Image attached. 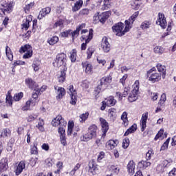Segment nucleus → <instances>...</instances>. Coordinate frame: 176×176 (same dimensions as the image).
<instances>
[{
	"label": "nucleus",
	"mask_w": 176,
	"mask_h": 176,
	"mask_svg": "<svg viewBox=\"0 0 176 176\" xmlns=\"http://www.w3.org/2000/svg\"><path fill=\"white\" fill-rule=\"evenodd\" d=\"M38 143L34 142L33 146L31 147L32 155H38Z\"/></svg>",
	"instance_id": "nucleus-47"
},
{
	"label": "nucleus",
	"mask_w": 176,
	"mask_h": 176,
	"mask_svg": "<svg viewBox=\"0 0 176 176\" xmlns=\"http://www.w3.org/2000/svg\"><path fill=\"white\" fill-rule=\"evenodd\" d=\"M82 5H83V1L78 0L76 1L72 8L73 12H78L82 8Z\"/></svg>",
	"instance_id": "nucleus-32"
},
{
	"label": "nucleus",
	"mask_w": 176,
	"mask_h": 176,
	"mask_svg": "<svg viewBox=\"0 0 176 176\" xmlns=\"http://www.w3.org/2000/svg\"><path fill=\"white\" fill-rule=\"evenodd\" d=\"M138 17V12H135L129 20L125 21V28L124 24L122 22H119L116 23L113 27V32L117 35V36H123L126 34V32H129L130 31V28H131V25H133L134 21H135V18ZM124 30H123V29Z\"/></svg>",
	"instance_id": "nucleus-1"
},
{
	"label": "nucleus",
	"mask_w": 176,
	"mask_h": 176,
	"mask_svg": "<svg viewBox=\"0 0 176 176\" xmlns=\"http://www.w3.org/2000/svg\"><path fill=\"white\" fill-rule=\"evenodd\" d=\"M153 50L154 53H155V54H159V56L164 53V48H163L162 46H155Z\"/></svg>",
	"instance_id": "nucleus-41"
},
{
	"label": "nucleus",
	"mask_w": 176,
	"mask_h": 176,
	"mask_svg": "<svg viewBox=\"0 0 176 176\" xmlns=\"http://www.w3.org/2000/svg\"><path fill=\"white\" fill-rule=\"evenodd\" d=\"M152 156H153V150L150 149L146 154V160H151Z\"/></svg>",
	"instance_id": "nucleus-56"
},
{
	"label": "nucleus",
	"mask_w": 176,
	"mask_h": 176,
	"mask_svg": "<svg viewBox=\"0 0 176 176\" xmlns=\"http://www.w3.org/2000/svg\"><path fill=\"white\" fill-rule=\"evenodd\" d=\"M151 25H152V22L150 21H144L142 23L140 28H142V30H148V28H151Z\"/></svg>",
	"instance_id": "nucleus-39"
},
{
	"label": "nucleus",
	"mask_w": 176,
	"mask_h": 176,
	"mask_svg": "<svg viewBox=\"0 0 176 176\" xmlns=\"http://www.w3.org/2000/svg\"><path fill=\"white\" fill-rule=\"evenodd\" d=\"M167 166H168V161L164 160L162 164L157 167V171H158V173H164V168H166Z\"/></svg>",
	"instance_id": "nucleus-28"
},
{
	"label": "nucleus",
	"mask_w": 176,
	"mask_h": 176,
	"mask_svg": "<svg viewBox=\"0 0 176 176\" xmlns=\"http://www.w3.org/2000/svg\"><path fill=\"white\" fill-rule=\"evenodd\" d=\"M23 170H25V161H21L14 166V173L15 175L19 176L23 173Z\"/></svg>",
	"instance_id": "nucleus-10"
},
{
	"label": "nucleus",
	"mask_w": 176,
	"mask_h": 176,
	"mask_svg": "<svg viewBox=\"0 0 176 176\" xmlns=\"http://www.w3.org/2000/svg\"><path fill=\"white\" fill-rule=\"evenodd\" d=\"M166 100H167V98L166 96V94H162L161 96V98L158 102V105L163 107V105H164V102H166Z\"/></svg>",
	"instance_id": "nucleus-48"
},
{
	"label": "nucleus",
	"mask_w": 176,
	"mask_h": 176,
	"mask_svg": "<svg viewBox=\"0 0 176 176\" xmlns=\"http://www.w3.org/2000/svg\"><path fill=\"white\" fill-rule=\"evenodd\" d=\"M103 104H105L107 107H113V105H116V100H115L113 96H110L104 100Z\"/></svg>",
	"instance_id": "nucleus-26"
},
{
	"label": "nucleus",
	"mask_w": 176,
	"mask_h": 176,
	"mask_svg": "<svg viewBox=\"0 0 176 176\" xmlns=\"http://www.w3.org/2000/svg\"><path fill=\"white\" fill-rule=\"evenodd\" d=\"M32 21V17L31 16H27L26 19H25L22 23V30H25V31H27L28 28H30V23Z\"/></svg>",
	"instance_id": "nucleus-23"
},
{
	"label": "nucleus",
	"mask_w": 176,
	"mask_h": 176,
	"mask_svg": "<svg viewBox=\"0 0 176 176\" xmlns=\"http://www.w3.org/2000/svg\"><path fill=\"white\" fill-rule=\"evenodd\" d=\"M66 75H67V67L64 66L63 68L60 69V72L58 73V74L56 75L58 82H59V83H64L65 80Z\"/></svg>",
	"instance_id": "nucleus-14"
},
{
	"label": "nucleus",
	"mask_w": 176,
	"mask_h": 176,
	"mask_svg": "<svg viewBox=\"0 0 176 176\" xmlns=\"http://www.w3.org/2000/svg\"><path fill=\"white\" fill-rule=\"evenodd\" d=\"M24 96V94L23 92H19L18 94H15L13 97L14 101H20Z\"/></svg>",
	"instance_id": "nucleus-46"
},
{
	"label": "nucleus",
	"mask_w": 176,
	"mask_h": 176,
	"mask_svg": "<svg viewBox=\"0 0 176 176\" xmlns=\"http://www.w3.org/2000/svg\"><path fill=\"white\" fill-rule=\"evenodd\" d=\"M83 28H86L85 23H82L81 25L78 26L76 28V30H74V32H72V30L71 31L70 34L72 35V38L73 41L75 39V38H78V36H79V32L83 30Z\"/></svg>",
	"instance_id": "nucleus-15"
},
{
	"label": "nucleus",
	"mask_w": 176,
	"mask_h": 176,
	"mask_svg": "<svg viewBox=\"0 0 176 176\" xmlns=\"http://www.w3.org/2000/svg\"><path fill=\"white\" fill-rule=\"evenodd\" d=\"M109 16H111V11H107V12H102L100 15V12H97L94 16V20H96V21L98 20L100 23L104 24V23H105L107 20H108Z\"/></svg>",
	"instance_id": "nucleus-5"
},
{
	"label": "nucleus",
	"mask_w": 176,
	"mask_h": 176,
	"mask_svg": "<svg viewBox=\"0 0 176 176\" xmlns=\"http://www.w3.org/2000/svg\"><path fill=\"white\" fill-rule=\"evenodd\" d=\"M156 24H157V25H160V27L164 29L167 27V21H166V16H164V14L162 12L158 14Z\"/></svg>",
	"instance_id": "nucleus-11"
},
{
	"label": "nucleus",
	"mask_w": 176,
	"mask_h": 176,
	"mask_svg": "<svg viewBox=\"0 0 176 176\" xmlns=\"http://www.w3.org/2000/svg\"><path fill=\"white\" fill-rule=\"evenodd\" d=\"M54 90L56 94V98L58 101H60L65 96V89L61 87L54 86Z\"/></svg>",
	"instance_id": "nucleus-13"
},
{
	"label": "nucleus",
	"mask_w": 176,
	"mask_h": 176,
	"mask_svg": "<svg viewBox=\"0 0 176 176\" xmlns=\"http://www.w3.org/2000/svg\"><path fill=\"white\" fill-rule=\"evenodd\" d=\"M68 90L69 91H67V93L71 96L70 104H72V105H75L76 104V102L78 101V99L76 98V90L74 89V85H69L68 87Z\"/></svg>",
	"instance_id": "nucleus-7"
},
{
	"label": "nucleus",
	"mask_w": 176,
	"mask_h": 176,
	"mask_svg": "<svg viewBox=\"0 0 176 176\" xmlns=\"http://www.w3.org/2000/svg\"><path fill=\"white\" fill-rule=\"evenodd\" d=\"M35 105H36V102L30 99L28 100L25 104L22 107V111H28V109H31V107H35Z\"/></svg>",
	"instance_id": "nucleus-22"
},
{
	"label": "nucleus",
	"mask_w": 176,
	"mask_h": 176,
	"mask_svg": "<svg viewBox=\"0 0 176 176\" xmlns=\"http://www.w3.org/2000/svg\"><path fill=\"white\" fill-rule=\"evenodd\" d=\"M168 144H170V138H168L161 146L160 151H166V149H168Z\"/></svg>",
	"instance_id": "nucleus-52"
},
{
	"label": "nucleus",
	"mask_w": 176,
	"mask_h": 176,
	"mask_svg": "<svg viewBox=\"0 0 176 176\" xmlns=\"http://www.w3.org/2000/svg\"><path fill=\"white\" fill-rule=\"evenodd\" d=\"M167 31V32H165L162 34V38H166V36L170 35V32L171 31V23L168 24Z\"/></svg>",
	"instance_id": "nucleus-57"
},
{
	"label": "nucleus",
	"mask_w": 176,
	"mask_h": 176,
	"mask_svg": "<svg viewBox=\"0 0 176 176\" xmlns=\"http://www.w3.org/2000/svg\"><path fill=\"white\" fill-rule=\"evenodd\" d=\"M87 118H89L88 113H85L84 114L80 115V122H85V120H86V119H87Z\"/></svg>",
	"instance_id": "nucleus-59"
},
{
	"label": "nucleus",
	"mask_w": 176,
	"mask_h": 176,
	"mask_svg": "<svg viewBox=\"0 0 176 176\" xmlns=\"http://www.w3.org/2000/svg\"><path fill=\"white\" fill-rule=\"evenodd\" d=\"M118 144H119V142L118 140H109L107 142V143L106 144V146L107 148V149H115V148H116V146H118Z\"/></svg>",
	"instance_id": "nucleus-27"
},
{
	"label": "nucleus",
	"mask_w": 176,
	"mask_h": 176,
	"mask_svg": "<svg viewBox=\"0 0 176 176\" xmlns=\"http://www.w3.org/2000/svg\"><path fill=\"white\" fill-rule=\"evenodd\" d=\"M98 128L96 126V124L91 125L89 127V138L91 140L92 138H96L97 137V131Z\"/></svg>",
	"instance_id": "nucleus-19"
},
{
	"label": "nucleus",
	"mask_w": 176,
	"mask_h": 176,
	"mask_svg": "<svg viewBox=\"0 0 176 176\" xmlns=\"http://www.w3.org/2000/svg\"><path fill=\"white\" fill-rule=\"evenodd\" d=\"M25 85L28 86L30 89L32 90H36L38 89V84L32 80V78H26Z\"/></svg>",
	"instance_id": "nucleus-20"
},
{
	"label": "nucleus",
	"mask_w": 176,
	"mask_h": 176,
	"mask_svg": "<svg viewBox=\"0 0 176 176\" xmlns=\"http://www.w3.org/2000/svg\"><path fill=\"white\" fill-rule=\"evenodd\" d=\"M138 94H140V81L135 80L132 86L131 93L129 94L128 100L129 102H134L138 100Z\"/></svg>",
	"instance_id": "nucleus-2"
},
{
	"label": "nucleus",
	"mask_w": 176,
	"mask_h": 176,
	"mask_svg": "<svg viewBox=\"0 0 176 176\" xmlns=\"http://www.w3.org/2000/svg\"><path fill=\"white\" fill-rule=\"evenodd\" d=\"M58 131V134L60 135H65V129H64V126H59Z\"/></svg>",
	"instance_id": "nucleus-64"
},
{
	"label": "nucleus",
	"mask_w": 176,
	"mask_h": 176,
	"mask_svg": "<svg viewBox=\"0 0 176 176\" xmlns=\"http://www.w3.org/2000/svg\"><path fill=\"white\" fill-rule=\"evenodd\" d=\"M136 131H137V124H133L129 129L126 130L124 135L127 136L129 135V134H131V133H134Z\"/></svg>",
	"instance_id": "nucleus-37"
},
{
	"label": "nucleus",
	"mask_w": 176,
	"mask_h": 176,
	"mask_svg": "<svg viewBox=\"0 0 176 176\" xmlns=\"http://www.w3.org/2000/svg\"><path fill=\"white\" fill-rule=\"evenodd\" d=\"M54 28H58L59 30L64 28V20L59 19L56 21L54 24Z\"/></svg>",
	"instance_id": "nucleus-38"
},
{
	"label": "nucleus",
	"mask_w": 176,
	"mask_h": 176,
	"mask_svg": "<svg viewBox=\"0 0 176 176\" xmlns=\"http://www.w3.org/2000/svg\"><path fill=\"white\" fill-rule=\"evenodd\" d=\"M32 67L33 68L34 72H38V71L41 69V61L34 60L33 63L32 64Z\"/></svg>",
	"instance_id": "nucleus-34"
},
{
	"label": "nucleus",
	"mask_w": 176,
	"mask_h": 176,
	"mask_svg": "<svg viewBox=\"0 0 176 176\" xmlns=\"http://www.w3.org/2000/svg\"><path fill=\"white\" fill-rule=\"evenodd\" d=\"M148 112L144 113L142 116V118L140 120V126H141V131H145L146 129V121L148 120Z\"/></svg>",
	"instance_id": "nucleus-17"
},
{
	"label": "nucleus",
	"mask_w": 176,
	"mask_h": 176,
	"mask_svg": "<svg viewBox=\"0 0 176 176\" xmlns=\"http://www.w3.org/2000/svg\"><path fill=\"white\" fill-rule=\"evenodd\" d=\"M82 38L85 41V43H82L81 45V50H86V46L87 45V42L89 41V36L84 37L83 36Z\"/></svg>",
	"instance_id": "nucleus-54"
},
{
	"label": "nucleus",
	"mask_w": 176,
	"mask_h": 176,
	"mask_svg": "<svg viewBox=\"0 0 176 176\" xmlns=\"http://www.w3.org/2000/svg\"><path fill=\"white\" fill-rule=\"evenodd\" d=\"M109 116L111 120L116 119V109L111 108L109 109Z\"/></svg>",
	"instance_id": "nucleus-40"
},
{
	"label": "nucleus",
	"mask_w": 176,
	"mask_h": 176,
	"mask_svg": "<svg viewBox=\"0 0 176 176\" xmlns=\"http://www.w3.org/2000/svg\"><path fill=\"white\" fill-rule=\"evenodd\" d=\"M70 60L72 63L76 61V50H73L70 53Z\"/></svg>",
	"instance_id": "nucleus-50"
},
{
	"label": "nucleus",
	"mask_w": 176,
	"mask_h": 176,
	"mask_svg": "<svg viewBox=\"0 0 176 176\" xmlns=\"http://www.w3.org/2000/svg\"><path fill=\"white\" fill-rule=\"evenodd\" d=\"M12 10H13V6H12V4H7L6 6L2 8V12L3 14H8L9 13H11Z\"/></svg>",
	"instance_id": "nucleus-35"
},
{
	"label": "nucleus",
	"mask_w": 176,
	"mask_h": 176,
	"mask_svg": "<svg viewBox=\"0 0 176 176\" xmlns=\"http://www.w3.org/2000/svg\"><path fill=\"white\" fill-rule=\"evenodd\" d=\"M110 171L111 175L113 174L114 175H118V174H119V171H120V168H119V166H118L113 165L110 167Z\"/></svg>",
	"instance_id": "nucleus-43"
},
{
	"label": "nucleus",
	"mask_w": 176,
	"mask_h": 176,
	"mask_svg": "<svg viewBox=\"0 0 176 176\" xmlns=\"http://www.w3.org/2000/svg\"><path fill=\"white\" fill-rule=\"evenodd\" d=\"M103 90H105V89H102V86L101 85H99L96 88H95L94 93L96 100L100 97V95L98 94H100L101 91H103Z\"/></svg>",
	"instance_id": "nucleus-31"
},
{
	"label": "nucleus",
	"mask_w": 176,
	"mask_h": 176,
	"mask_svg": "<svg viewBox=\"0 0 176 176\" xmlns=\"http://www.w3.org/2000/svg\"><path fill=\"white\" fill-rule=\"evenodd\" d=\"M6 102L8 105H10V107L13 105V98L12 97V95H10V92H8V95L6 98Z\"/></svg>",
	"instance_id": "nucleus-45"
},
{
	"label": "nucleus",
	"mask_w": 176,
	"mask_h": 176,
	"mask_svg": "<svg viewBox=\"0 0 176 176\" xmlns=\"http://www.w3.org/2000/svg\"><path fill=\"white\" fill-rule=\"evenodd\" d=\"M82 68L85 69L86 74H87V72H89V70L87 69V67H89V61L85 60V61L82 62Z\"/></svg>",
	"instance_id": "nucleus-61"
},
{
	"label": "nucleus",
	"mask_w": 176,
	"mask_h": 176,
	"mask_svg": "<svg viewBox=\"0 0 176 176\" xmlns=\"http://www.w3.org/2000/svg\"><path fill=\"white\" fill-rule=\"evenodd\" d=\"M1 136L3 138L6 137H10V129H3L1 131Z\"/></svg>",
	"instance_id": "nucleus-44"
},
{
	"label": "nucleus",
	"mask_w": 176,
	"mask_h": 176,
	"mask_svg": "<svg viewBox=\"0 0 176 176\" xmlns=\"http://www.w3.org/2000/svg\"><path fill=\"white\" fill-rule=\"evenodd\" d=\"M37 162H38V157H35L31 158L30 163L32 167H34V166H35V164H36Z\"/></svg>",
	"instance_id": "nucleus-62"
},
{
	"label": "nucleus",
	"mask_w": 176,
	"mask_h": 176,
	"mask_svg": "<svg viewBox=\"0 0 176 176\" xmlns=\"http://www.w3.org/2000/svg\"><path fill=\"white\" fill-rule=\"evenodd\" d=\"M109 8V0H104V4L102 7V10H107V9Z\"/></svg>",
	"instance_id": "nucleus-58"
},
{
	"label": "nucleus",
	"mask_w": 176,
	"mask_h": 176,
	"mask_svg": "<svg viewBox=\"0 0 176 176\" xmlns=\"http://www.w3.org/2000/svg\"><path fill=\"white\" fill-rule=\"evenodd\" d=\"M52 125L54 127H57V126L65 127L67 126V121L63 118V116H57L54 120H52Z\"/></svg>",
	"instance_id": "nucleus-6"
},
{
	"label": "nucleus",
	"mask_w": 176,
	"mask_h": 176,
	"mask_svg": "<svg viewBox=\"0 0 176 176\" xmlns=\"http://www.w3.org/2000/svg\"><path fill=\"white\" fill-rule=\"evenodd\" d=\"M6 56L8 58V60H10V61H12L13 60V52H12V50L10 49V47H9V46L6 45Z\"/></svg>",
	"instance_id": "nucleus-33"
},
{
	"label": "nucleus",
	"mask_w": 176,
	"mask_h": 176,
	"mask_svg": "<svg viewBox=\"0 0 176 176\" xmlns=\"http://www.w3.org/2000/svg\"><path fill=\"white\" fill-rule=\"evenodd\" d=\"M128 171L130 174H133L134 173V170H135V164L134 161H130L127 165Z\"/></svg>",
	"instance_id": "nucleus-36"
},
{
	"label": "nucleus",
	"mask_w": 176,
	"mask_h": 176,
	"mask_svg": "<svg viewBox=\"0 0 176 176\" xmlns=\"http://www.w3.org/2000/svg\"><path fill=\"white\" fill-rule=\"evenodd\" d=\"M20 53H25L23 58H31L32 57V47L30 45H25L19 50Z\"/></svg>",
	"instance_id": "nucleus-4"
},
{
	"label": "nucleus",
	"mask_w": 176,
	"mask_h": 176,
	"mask_svg": "<svg viewBox=\"0 0 176 176\" xmlns=\"http://www.w3.org/2000/svg\"><path fill=\"white\" fill-rule=\"evenodd\" d=\"M100 49L104 52V53H109L111 51V44L108 41V38L104 36L102 39L100 44Z\"/></svg>",
	"instance_id": "nucleus-9"
},
{
	"label": "nucleus",
	"mask_w": 176,
	"mask_h": 176,
	"mask_svg": "<svg viewBox=\"0 0 176 176\" xmlns=\"http://www.w3.org/2000/svg\"><path fill=\"white\" fill-rule=\"evenodd\" d=\"M151 164V163L150 162H148V160L142 161L139 163V166H142L143 168H146V167H149Z\"/></svg>",
	"instance_id": "nucleus-53"
},
{
	"label": "nucleus",
	"mask_w": 176,
	"mask_h": 176,
	"mask_svg": "<svg viewBox=\"0 0 176 176\" xmlns=\"http://www.w3.org/2000/svg\"><path fill=\"white\" fill-rule=\"evenodd\" d=\"M50 12H52V8H50V7H46L45 8H43L39 12L38 19L39 20H42V19H43V17H45V16H46L47 14H49V13H50Z\"/></svg>",
	"instance_id": "nucleus-21"
},
{
	"label": "nucleus",
	"mask_w": 176,
	"mask_h": 176,
	"mask_svg": "<svg viewBox=\"0 0 176 176\" xmlns=\"http://www.w3.org/2000/svg\"><path fill=\"white\" fill-rule=\"evenodd\" d=\"M111 83H112V76L111 75L104 76L100 79V85L102 89H107Z\"/></svg>",
	"instance_id": "nucleus-12"
},
{
	"label": "nucleus",
	"mask_w": 176,
	"mask_h": 176,
	"mask_svg": "<svg viewBox=\"0 0 176 176\" xmlns=\"http://www.w3.org/2000/svg\"><path fill=\"white\" fill-rule=\"evenodd\" d=\"M65 61H67V55L65 54H58L56 56V60L53 62V65L56 68L62 67L63 69L65 67Z\"/></svg>",
	"instance_id": "nucleus-3"
},
{
	"label": "nucleus",
	"mask_w": 176,
	"mask_h": 176,
	"mask_svg": "<svg viewBox=\"0 0 176 176\" xmlns=\"http://www.w3.org/2000/svg\"><path fill=\"white\" fill-rule=\"evenodd\" d=\"M50 45H56L57 42H58V38L57 36H52V38H49L47 41Z\"/></svg>",
	"instance_id": "nucleus-49"
},
{
	"label": "nucleus",
	"mask_w": 176,
	"mask_h": 176,
	"mask_svg": "<svg viewBox=\"0 0 176 176\" xmlns=\"http://www.w3.org/2000/svg\"><path fill=\"white\" fill-rule=\"evenodd\" d=\"M128 113L126 111H124L121 115V120H122V124L125 127L129 126V119L127 118Z\"/></svg>",
	"instance_id": "nucleus-30"
},
{
	"label": "nucleus",
	"mask_w": 176,
	"mask_h": 176,
	"mask_svg": "<svg viewBox=\"0 0 176 176\" xmlns=\"http://www.w3.org/2000/svg\"><path fill=\"white\" fill-rule=\"evenodd\" d=\"M74 126H75L74 121L69 120L67 124V135H72V133H74Z\"/></svg>",
	"instance_id": "nucleus-29"
},
{
	"label": "nucleus",
	"mask_w": 176,
	"mask_h": 176,
	"mask_svg": "<svg viewBox=\"0 0 176 176\" xmlns=\"http://www.w3.org/2000/svg\"><path fill=\"white\" fill-rule=\"evenodd\" d=\"M129 145H130V140H129V138L124 139L122 141V148H124V149H127Z\"/></svg>",
	"instance_id": "nucleus-51"
},
{
	"label": "nucleus",
	"mask_w": 176,
	"mask_h": 176,
	"mask_svg": "<svg viewBox=\"0 0 176 176\" xmlns=\"http://www.w3.org/2000/svg\"><path fill=\"white\" fill-rule=\"evenodd\" d=\"M156 67L157 69V71L162 74L161 75H162V78L165 79L166 74V66H164L160 63H158V64H157Z\"/></svg>",
	"instance_id": "nucleus-25"
},
{
	"label": "nucleus",
	"mask_w": 176,
	"mask_h": 176,
	"mask_svg": "<svg viewBox=\"0 0 176 176\" xmlns=\"http://www.w3.org/2000/svg\"><path fill=\"white\" fill-rule=\"evenodd\" d=\"M130 91V87H127L124 89V91L122 94V97H126L129 94V92Z\"/></svg>",
	"instance_id": "nucleus-63"
},
{
	"label": "nucleus",
	"mask_w": 176,
	"mask_h": 176,
	"mask_svg": "<svg viewBox=\"0 0 176 176\" xmlns=\"http://www.w3.org/2000/svg\"><path fill=\"white\" fill-rule=\"evenodd\" d=\"M35 5L34 2H31L29 4H27L25 7V12H27L28 11H30L31 9H32V8H34V6Z\"/></svg>",
	"instance_id": "nucleus-55"
},
{
	"label": "nucleus",
	"mask_w": 176,
	"mask_h": 176,
	"mask_svg": "<svg viewBox=\"0 0 176 176\" xmlns=\"http://www.w3.org/2000/svg\"><path fill=\"white\" fill-rule=\"evenodd\" d=\"M98 168H97V165L94 160H92L91 162L89 163V173L91 175H96L97 174Z\"/></svg>",
	"instance_id": "nucleus-24"
},
{
	"label": "nucleus",
	"mask_w": 176,
	"mask_h": 176,
	"mask_svg": "<svg viewBox=\"0 0 176 176\" xmlns=\"http://www.w3.org/2000/svg\"><path fill=\"white\" fill-rule=\"evenodd\" d=\"M45 125V122L43 120L39 118V122L38 124L36 126V127L41 132L45 131V127L43 126Z\"/></svg>",
	"instance_id": "nucleus-42"
},
{
	"label": "nucleus",
	"mask_w": 176,
	"mask_h": 176,
	"mask_svg": "<svg viewBox=\"0 0 176 176\" xmlns=\"http://www.w3.org/2000/svg\"><path fill=\"white\" fill-rule=\"evenodd\" d=\"M100 122L102 127V140L107 137V133H108V130H109V125L108 124V122L102 118H100Z\"/></svg>",
	"instance_id": "nucleus-8"
},
{
	"label": "nucleus",
	"mask_w": 176,
	"mask_h": 176,
	"mask_svg": "<svg viewBox=\"0 0 176 176\" xmlns=\"http://www.w3.org/2000/svg\"><path fill=\"white\" fill-rule=\"evenodd\" d=\"M162 79V74L159 73H152L148 76V80L151 83H156Z\"/></svg>",
	"instance_id": "nucleus-16"
},
{
	"label": "nucleus",
	"mask_w": 176,
	"mask_h": 176,
	"mask_svg": "<svg viewBox=\"0 0 176 176\" xmlns=\"http://www.w3.org/2000/svg\"><path fill=\"white\" fill-rule=\"evenodd\" d=\"M8 168H9V165L8 164V158H2L0 162V173H4V171H6Z\"/></svg>",
	"instance_id": "nucleus-18"
},
{
	"label": "nucleus",
	"mask_w": 176,
	"mask_h": 176,
	"mask_svg": "<svg viewBox=\"0 0 176 176\" xmlns=\"http://www.w3.org/2000/svg\"><path fill=\"white\" fill-rule=\"evenodd\" d=\"M71 30H66L62 33H60L61 36H63V38H67L69 36V35H71Z\"/></svg>",
	"instance_id": "nucleus-60"
}]
</instances>
